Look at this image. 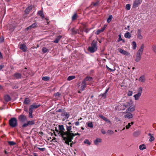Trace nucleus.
I'll use <instances>...</instances> for the list:
<instances>
[{
    "label": "nucleus",
    "mask_w": 156,
    "mask_h": 156,
    "mask_svg": "<svg viewBox=\"0 0 156 156\" xmlns=\"http://www.w3.org/2000/svg\"><path fill=\"white\" fill-rule=\"evenodd\" d=\"M144 45L143 44L136 53L135 61L137 62H139L142 58V55L144 51Z\"/></svg>",
    "instance_id": "nucleus-1"
},
{
    "label": "nucleus",
    "mask_w": 156,
    "mask_h": 156,
    "mask_svg": "<svg viewBox=\"0 0 156 156\" xmlns=\"http://www.w3.org/2000/svg\"><path fill=\"white\" fill-rule=\"evenodd\" d=\"M97 44V42L95 40H93L91 43V46L88 47V51L91 53L96 51L98 49Z\"/></svg>",
    "instance_id": "nucleus-2"
},
{
    "label": "nucleus",
    "mask_w": 156,
    "mask_h": 156,
    "mask_svg": "<svg viewBox=\"0 0 156 156\" xmlns=\"http://www.w3.org/2000/svg\"><path fill=\"white\" fill-rule=\"evenodd\" d=\"M58 129L59 130H58L57 131L58 132V134L61 137L64 136L65 134H66L65 132V129L64 128V126L62 125H59Z\"/></svg>",
    "instance_id": "nucleus-3"
},
{
    "label": "nucleus",
    "mask_w": 156,
    "mask_h": 156,
    "mask_svg": "<svg viewBox=\"0 0 156 156\" xmlns=\"http://www.w3.org/2000/svg\"><path fill=\"white\" fill-rule=\"evenodd\" d=\"M67 131L65 132L66 134L64 136H69V133H72V131H71L72 129V125L71 122H69L67 125L66 126Z\"/></svg>",
    "instance_id": "nucleus-4"
},
{
    "label": "nucleus",
    "mask_w": 156,
    "mask_h": 156,
    "mask_svg": "<svg viewBox=\"0 0 156 156\" xmlns=\"http://www.w3.org/2000/svg\"><path fill=\"white\" fill-rule=\"evenodd\" d=\"M9 125L12 127H15L17 125V120L16 118H11L9 120Z\"/></svg>",
    "instance_id": "nucleus-5"
},
{
    "label": "nucleus",
    "mask_w": 156,
    "mask_h": 156,
    "mask_svg": "<svg viewBox=\"0 0 156 156\" xmlns=\"http://www.w3.org/2000/svg\"><path fill=\"white\" fill-rule=\"evenodd\" d=\"M63 140L65 141V143L68 145H69V143L71 142L73 139L69 136H64L62 137Z\"/></svg>",
    "instance_id": "nucleus-6"
},
{
    "label": "nucleus",
    "mask_w": 156,
    "mask_h": 156,
    "mask_svg": "<svg viewBox=\"0 0 156 156\" xmlns=\"http://www.w3.org/2000/svg\"><path fill=\"white\" fill-rule=\"evenodd\" d=\"M35 123L34 120L29 121L27 122L23 123L22 125V127L23 128H25L28 126H31L34 125Z\"/></svg>",
    "instance_id": "nucleus-7"
},
{
    "label": "nucleus",
    "mask_w": 156,
    "mask_h": 156,
    "mask_svg": "<svg viewBox=\"0 0 156 156\" xmlns=\"http://www.w3.org/2000/svg\"><path fill=\"white\" fill-rule=\"evenodd\" d=\"M142 0H134L133 2V7L135 8L138 6L142 2Z\"/></svg>",
    "instance_id": "nucleus-8"
},
{
    "label": "nucleus",
    "mask_w": 156,
    "mask_h": 156,
    "mask_svg": "<svg viewBox=\"0 0 156 156\" xmlns=\"http://www.w3.org/2000/svg\"><path fill=\"white\" fill-rule=\"evenodd\" d=\"M123 114H125V115L124 116L125 118L129 119L132 118L133 117V115L132 112L129 111L127 112L126 110L125 112H123Z\"/></svg>",
    "instance_id": "nucleus-9"
},
{
    "label": "nucleus",
    "mask_w": 156,
    "mask_h": 156,
    "mask_svg": "<svg viewBox=\"0 0 156 156\" xmlns=\"http://www.w3.org/2000/svg\"><path fill=\"white\" fill-rule=\"evenodd\" d=\"M93 78L91 77L87 76L83 80V81H84L87 85H90L91 84V82L93 80Z\"/></svg>",
    "instance_id": "nucleus-10"
},
{
    "label": "nucleus",
    "mask_w": 156,
    "mask_h": 156,
    "mask_svg": "<svg viewBox=\"0 0 156 156\" xmlns=\"http://www.w3.org/2000/svg\"><path fill=\"white\" fill-rule=\"evenodd\" d=\"M123 104H124V106L126 108H127L133 105V102L132 100L130 99L128 100L125 103H123Z\"/></svg>",
    "instance_id": "nucleus-11"
},
{
    "label": "nucleus",
    "mask_w": 156,
    "mask_h": 156,
    "mask_svg": "<svg viewBox=\"0 0 156 156\" xmlns=\"http://www.w3.org/2000/svg\"><path fill=\"white\" fill-rule=\"evenodd\" d=\"M118 50L119 52L122 55H130V53H129L121 48H118Z\"/></svg>",
    "instance_id": "nucleus-12"
},
{
    "label": "nucleus",
    "mask_w": 156,
    "mask_h": 156,
    "mask_svg": "<svg viewBox=\"0 0 156 156\" xmlns=\"http://www.w3.org/2000/svg\"><path fill=\"white\" fill-rule=\"evenodd\" d=\"M135 105H132L131 106L128 107L126 109L127 112L129 111L131 112H133L135 110Z\"/></svg>",
    "instance_id": "nucleus-13"
},
{
    "label": "nucleus",
    "mask_w": 156,
    "mask_h": 156,
    "mask_svg": "<svg viewBox=\"0 0 156 156\" xmlns=\"http://www.w3.org/2000/svg\"><path fill=\"white\" fill-rule=\"evenodd\" d=\"M20 49H21L23 51H27V48L25 44H20Z\"/></svg>",
    "instance_id": "nucleus-14"
},
{
    "label": "nucleus",
    "mask_w": 156,
    "mask_h": 156,
    "mask_svg": "<svg viewBox=\"0 0 156 156\" xmlns=\"http://www.w3.org/2000/svg\"><path fill=\"white\" fill-rule=\"evenodd\" d=\"M137 37L139 39H142L143 38V36L142 35L141 30L140 29H137Z\"/></svg>",
    "instance_id": "nucleus-15"
},
{
    "label": "nucleus",
    "mask_w": 156,
    "mask_h": 156,
    "mask_svg": "<svg viewBox=\"0 0 156 156\" xmlns=\"http://www.w3.org/2000/svg\"><path fill=\"white\" fill-rule=\"evenodd\" d=\"M87 84L84 81H82L81 84V86L80 87V90L83 91L84 90L85 88L87 87Z\"/></svg>",
    "instance_id": "nucleus-16"
},
{
    "label": "nucleus",
    "mask_w": 156,
    "mask_h": 156,
    "mask_svg": "<svg viewBox=\"0 0 156 156\" xmlns=\"http://www.w3.org/2000/svg\"><path fill=\"white\" fill-rule=\"evenodd\" d=\"M61 115L64 117V118L66 119H68L69 117V115L67 112H64L61 114Z\"/></svg>",
    "instance_id": "nucleus-17"
},
{
    "label": "nucleus",
    "mask_w": 156,
    "mask_h": 156,
    "mask_svg": "<svg viewBox=\"0 0 156 156\" xmlns=\"http://www.w3.org/2000/svg\"><path fill=\"white\" fill-rule=\"evenodd\" d=\"M37 23L36 22L34 23H33L32 25H31L30 26H29L27 28V29L28 30H30L33 28H35L37 27Z\"/></svg>",
    "instance_id": "nucleus-18"
},
{
    "label": "nucleus",
    "mask_w": 156,
    "mask_h": 156,
    "mask_svg": "<svg viewBox=\"0 0 156 156\" xmlns=\"http://www.w3.org/2000/svg\"><path fill=\"white\" fill-rule=\"evenodd\" d=\"M20 120L22 122H24L27 120V118L24 115H20Z\"/></svg>",
    "instance_id": "nucleus-19"
},
{
    "label": "nucleus",
    "mask_w": 156,
    "mask_h": 156,
    "mask_svg": "<svg viewBox=\"0 0 156 156\" xmlns=\"http://www.w3.org/2000/svg\"><path fill=\"white\" fill-rule=\"evenodd\" d=\"M146 79L145 76L144 75L140 76L139 79V81L142 83H144L145 82Z\"/></svg>",
    "instance_id": "nucleus-20"
},
{
    "label": "nucleus",
    "mask_w": 156,
    "mask_h": 156,
    "mask_svg": "<svg viewBox=\"0 0 156 156\" xmlns=\"http://www.w3.org/2000/svg\"><path fill=\"white\" fill-rule=\"evenodd\" d=\"M117 107L119 108V110H124L126 109V108L124 106V104L123 103L122 105H120L118 106Z\"/></svg>",
    "instance_id": "nucleus-21"
},
{
    "label": "nucleus",
    "mask_w": 156,
    "mask_h": 156,
    "mask_svg": "<svg viewBox=\"0 0 156 156\" xmlns=\"http://www.w3.org/2000/svg\"><path fill=\"white\" fill-rule=\"evenodd\" d=\"M32 7L31 6H28L26 9L25 10V12L27 14H28L30 11L32 10Z\"/></svg>",
    "instance_id": "nucleus-22"
},
{
    "label": "nucleus",
    "mask_w": 156,
    "mask_h": 156,
    "mask_svg": "<svg viewBox=\"0 0 156 156\" xmlns=\"http://www.w3.org/2000/svg\"><path fill=\"white\" fill-rule=\"evenodd\" d=\"M40 106V105H37L36 103H34L32 105L30 106V107H32L34 109H36L37 108Z\"/></svg>",
    "instance_id": "nucleus-23"
},
{
    "label": "nucleus",
    "mask_w": 156,
    "mask_h": 156,
    "mask_svg": "<svg viewBox=\"0 0 156 156\" xmlns=\"http://www.w3.org/2000/svg\"><path fill=\"white\" fill-rule=\"evenodd\" d=\"M99 116L100 118L104 120L106 122H110V121L108 119L106 118L102 115H100Z\"/></svg>",
    "instance_id": "nucleus-24"
},
{
    "label": "nucleus",
    "mask_w": 156,
    "mask_h": 156,
    "mask_svg": "<svg viewBox=\"0 0 156 156\" xmlns=\"http://www.w3.org/2000/svg\"><path fill=\"white\" fill-rule=\"evenodd\" d=\"M148 135L150 137L149 141L150 142H152L154 141V138L153 136V134H152L151 133H149Z\"/></svg>",
    "instance_id": "nucleus-25"
},
{
    "label": "nucleus",
    "mask_w": 156,
    "mask_h": 156,
    "mask_svg": "<svg viewBox=\"0 0 156 156\" xmlns=\"http://www.w3.org/2000/svg\"><path fill=\"white\" fill-rule=\"evenodd\" d=\"M62 37V36L59 35L55 39V41H54V42L55 43H58L59 42V41Z\"/></svg>",
    "instance_id": "nucleus-26"
},
{
    "label": "nucleus",
    "mask_w": 156,
    "mask_h": 156,
    "mask_svg": "<svg viewBox=\"0 0 156 156\" xmlns=\"http://www.w3.org/2000/svg\"><path fill=\"white\" fill-rule=\"evenodd\" d=\"M141 94H140L137 93L136 94L134 95L133 97L135 100H138L141 96Z\"/></svg>",
    "instance_id": "nucleus-27"
},
{
    "label": "nucleus",
    "mask_w": 156,
    "mask_h": 156,
    "mask_svg": "<svg viewBox=\"0 0 156 156\" xmlns=\"http://www.w3.org/2000/svg\"><path fill=\"white\" fill-rule=\"evenodd\" d=\"M42 18H44V16L43 13V11L42 10L39 11L37 13Z\"/></svg>",
    "instance_id": "nucleus-28"
},
{
    "label": "nucleus",
    "mask_w": 156,
    "mask_h": 156,
    "mask_svg": "<svg viewBox=\"0 0 156 156\" xmlns=\"http://www.w3.org/2000/svg\"><path fill=\"white\" fill-rule=\"evenodd\" d=\"M124 36L126 38L129 39L131 37V35L129 32H127L125 34Z\"/></svg>",
    "instance_id": "nucleus-29"
},
{
    "label": "nucleus",
    "mask_w": 156,
    "mask_h": 156,
    "mask_svg": "<svg viewBox=\"0 0 156 156\" xmlns=\"http://www.w3.org/2000/svg\"><path fill=\"white\" fill-rule=\"evenodd\" d=\"M101 139L97 138L96 140H94V143L96 145H97L98 144V143L101 142Z\"/></svg>",
    "instance_id": "nucleus-30"
},
{
    "label": "nucleus",
    "mask_w": 156,
    "mask_h": 156,
    "mask_svg": "<svg viewBox=\"0 0 156 156\" xmlns=\"http://www.w3.org/2000/svg\"><path fill=\"white\" fill-rule=\"evenodd\" d=\"M69 134H70L69 136L71 138L72 137V139H73V137L77 135H80V134H79L78 133H75V134L73 133H69Z\"/></svg>",
    "instance_id": "nucleus-31"
},
{
    "label": "nucleus",
    "mask_w": 156,
    "mask_h": 156,
    "mask_svg": "<svg viewBox=\"0 0 156 156\" xmlns=\"http://www.w3.org/2000/svg\"><path fill=\"white\" fill-rule=\"evenodd\" d=\"M140 134V132L139 131H137L133 133V135L135 136H137Z\"/></svg>",
    "instance_id": "nucleus-32"
},
{
    "label": "nucleus",
    "mask_w": 156,
    "mask_h": 156,
    "mask_svg": "<svg viewBox=\"0 0 156 156\" xmlns=\"http://www.w3.org/2000/svg\"><path fill=\"white\" fill-rule=\"evenodd\" d=\"M134 124L133 122H132L131 123H129L128 125L126 126V129H128L132 125Z\"/></svg>",
    "instance_id": "nucleus-33"
},
{
    "label": "nucleus",
    "mask_w": 156,
    "mask_h": 156,
    "mask_svg": "<svg viewBox=\"0 0 156 156\" xmlns=\"http://www.w3.org/2000/svg\"><path fill=\"white\" fill-rule=\"evenodd\" d=\"M5 100L6 102H8L10 101L11 98L9 95H6L5 96Z\"/></svg>",
    "instance_id": "nucleus-34"
},
{
    "label": "nucleus",
    "mask_w": 156,
    "mask_h": 156,
    "mask_svg": "<svg viewBox=\"0 0 156 156\" xmlns=\"http://www.w3.org/2000/svg\"><path fill=\"white\" fill-rule=\"evenodd\" d=\"M42 51L43 53H45L49 51V49L45 47H44L42 48Z\"/></svg>",
    "instance_id": "nucleus-35"
},
{
    "label": "nucleus",
    "mask_w": 156,
    "mask_h": 156,
    "mask_svg": "<svg viewBox=\"0 0 156 156\" xmlns=\"http://www.w3.org/2000/svg\"><path fill=\"white\" fill-rule=\"evenodd\" d=\"M132 45L133 49L134 50L135 49L137 46L136 42L134 41H133L132 43Z\"/></svg>",
    "instance_id": "nucleus-36"
},
{
    "label": "nucleus",
    "mask_w": 156,
    "mask_h": 156,
    "mask_svg": "<svg viewBox=\"0 0 156 156\" xmlns=\"http://www.w3.org/2000/svg\"><path fill=\"white\" fill-rule=\"evenodd\" d=\"M75 78V76H70L68 77L67 80L68 81H70L73 79H74Z\"/></svg>",
    "instance_id": "nucleus-37"
},
{
    "label": "nucleus",
    "mask_w": 156,
    "mask_h": 156,
    "mask_svg": "<svg viewBox=\"0 0 156 156\" xmlns=\"http://www.w3.org/2000/svg\"><path fill=\"white\" fill-rule=\"evenodd\" d=\"M30 101L29 98H26L24 101V103L25 104H28L30 103Z\"/></svg>",
    "instance_id": "nucleus-38"
},
{
    "label": "nucleus",
    "mask_w": 156,
    "mask_h": 156,
    "mask_svg": "<svg viewBox=\"0 0 156 156\" xmlns=\"http://www.w3.org/2000/svg\"><path fill=\"white\" fill-rule=\"evenodd\" d=\"M139 148L141 150H143L146 148L145 145L144 144H142L139 146Z\"/></svg>",
    "instance_id": "nucleus-39"
},
{
    "label": "nucleus",
    "mask_w": 156,
    "mask_h": 156,
    "mask_svg": "<svg viewBox=\"0 0 156 156\" xmlns=\"http://www.w3.org/2000/svg\"><path fill=\"white\" fill-rule=\"evenodd\" d=\"M112 15H110L109 16L108 18V19L107 20V22L108 23H110L112 19Z\"/></svg>",
    "instance_id": "nucleus-40"
},
{
    "label": "nucleus",
    "mask_w": 156,
    "mask_h": 156,
    "mask_svg": "<svg viewBox=\"0 0 156 156\" xmlns=\"http://www.w3.org/2000/svg\"><path fill=\"white\" fill-rule=\"evenodd\" d=\"M152 49L153 52L156 54V45L154 44L152 45Z\"/></svg>",
    "instance_id": "nucleus-41"
},
{
    "label": "nucleus",
    "mask_w": 156,
    "mask_h": 156,
    "mask_svg": "<svg viewBox=\"0 0 156 156\" xmlns=\"http://www.w3.org/2000/svg\"><path fill=\"white\" fill-rule=\"evenodd\" d=\"M50 79V77L47 76L43 77L42 78V80L44 81H48Z\"/></svg>",
    "instance_id": "nucleus-42"
},
{
    "label": "nucleus",
    "mask_w": 156,
    "mask_h": 156,
    "mask_svg": "<svg viewBox=\"0 0 156 156\" xmlns=\"http://www.w3.org/2000/svg\"><path fill=\"white\" fill-rule=\"evenodd\" d=\"M77 15L76 13H75L72 17V20L73 21L76 20L77 17Z\"/></svg>",
    "instance_id": "nucleus-43"
},
{
    "label": "nucleus",
    "mask_w": 156,
    "mask_h": 156,
    "mask_svg": "<svg viewBox=\"0 0 156 156\" xmlns=\"http://www.w3.org/2000/svg\"><path fill=\"white\" fill-rule=\"evenodd\" d=\"M142 88L141 87H139L138 89V93L140 94H141L142 93Z\"/></svg>",
    "instance_id": "nucleus-44"
},
{
    "label": "nucleus",
    "mask_w": 156,
    "mask_h": 156,
    "mask_svg": "<svg viewBox=\"0 0 156 156\" xmlns=\"http://www.w3.org/2000/svg\"><path fill=\"white\" fill-rule=\"evenodd\" d=\"M106 67L107 68V69L108 70V71H109L110 72H113L115 70V68H114V69H112L109 68L107 66H106Z\"/></svg>",
    "instance_id": "nucleus-45"
},
{
    "label": "nucleus",
    "mask_w": 156,
    "mask_h": 156,
    "mask_svg": "<svg viewBox=\"0 0 156 156\" xmlns=\"http://www.w3.org/2000/svg\"><path fill=\"white\" fill-rule=\"evenodd\" d=\"M87 126L90 128H93V126L92 122H90L87 123Z\"/></svg>",
    "instance_id": "nucleus-46"
},
{
    "label": "nucleus",
    "mask_w": 156,
    "mask_h": 156,
    "mask_svg": "<svg viewBox=\"0 0 156 156\" xmlns=\"http://www.w3.org/2000/svg\"><path fill=\"white\" fill-rule=\"evenodd\" d=\"M84 143L85 144H87L88 145H90L91 143L88 139H86L84 141Z\"/></svg>",
    "instance_id": "nucleus-47"
},
{
    "label": "nucleus",
    "mask_w": 156,
    "mask_h": 156,
    "mask_svg": "<svg viewBox=\"0 0 156 156\" xmlns=\"http://www.w3.org/2000/svg\"><path fill=\"white\" fill-rule=\"evenodd\" d=\"M126 9L127 10H129L130 9V5L129 4H127L126 5Z\"/></svg>",
    "instance_id": "nucleus-48"
},
{
    "label": "nucleus",
    "mask_w": 156,
    "mask_h": 156,
    "mask_svg": "<svg viewBox=\"0 0 156 156\" xmlns=\"http://www.w3.org/2000/svg\"><path fill=\"white\" fill-rule=\"evenodd\" d=\"M133 91L130 90H129L127 93V95L129 96H131L133 94Z\"/></svg>",
    "instance_id": "nucleus-49"
},
{
    "label": "nucleus",
    "mask_w": 156,
    "mask_h": 156,
    "mask_svg": "<svg viewBox=\"0 0 156 156\" xmlns=\"http://www.w3.org/2000/svg\"><path fill=\"white\" fill-rule=\"evenodd\" d=\"M60 95H61L58 92L54 94V95L55 96L56 98H58L60 96Z\"/></svg>",
    "instance_id": "nucleus-50"
},
{
    "label": "nucleus",
    "mask_w": 156,
    "mask_h": 156,
    "mask_svg": "<svg viewBox=\"0 0 156 156\" xmlns=\"http://www.w3.org/2000/svg\"><path fill=\"white\" fill-rule=\"evenodd\" d=\"M8 144L11 146L13 145L16 144V143L13 141H9Z\"/></svg>",
    "instance_id": "nucleus-51"
},
{
    "label": "nucleus",
    "mask_w": 156,
    "mask_h": 156,
    "mask_svg": "<svg viewBox=\"0 0 156 156\" xmlns=\"http://www.w3.org/2000/svg\"><path fill=\"white\" fill-rule=\"evenodd\" d=\"M40 151H43L46 150V148H37Z\"/></svg>",
    "instance_id": "nucleus-52"
},
{
    "label": "nucleus",
    "mask_w": 156,
    "mask_h": 156,
    "mask_svg": "<svg viewBox=\"0 0 156 156\" xmlns=\"http://www.w3.org/2000/svg\"><path fill=\"white\" fill-rule=\"evenodd\" d=\"M100 96H101L104 99L107 96L106 94L104 93L101 94Z\"/></svg>",
    "instance_id": "nucleus-53"
},
{
    "label": "nucleus",
    "mask_w": 156,
    "mask_h": 156,
    "mask_svg": "<svg viewBox=\"0 0 156 156\" xmlns=\"http://www.w3.org/2000/svg\"><path fill=\"white\" fill-rule=\"evenodd\" d=\"M107 133L111 134L113 133L114 132L112 130H109L107 132Z\"/></svg>",
    "instance_id": "nucleus-54"
},
{
    "label": "nucleus",
    "mask_w": 156,
    "mask_h": 156,
    "mask_svg": "<svg viewBox=\"0 0 156 156\" xmlns=\"http://www.w3.org/2000/svg\"><path fill=\"white\" fill-rule=\"evenodd\" d=\"M14 76L16 78H20V74L18 73H16L14 75Z\"/></svg>",
    "instance_id": "nucleus-55"
},
{
    "label": "nucleus",
    "mask_w": 156,
    "mask_h": 156,
    "mask_svg": "<svg viewBox=\"0 0 156 156\" xmlns=\"http://www.w3.org/2000/svg\"><path fill=\"white\" fill-rule=\"evenodd\" d=\"M33 109L31 107H30L29 113H33Z\"/></svg>",
    "instance_id": "nucleus-56"
},
{
    "label": "nucleus",
    "mask_w": 156,
    "mask_h": 156,
    "mask_svg": "<svg viewBox=\"0 0 156 156\" xmlns=\"http://www.w3.org/2000/svg\"><path fill=\"white\" fill-rule=\"evenodd\" d=\"M102 32V31L100 29L96 31V34L98 35L100 33Z\"/></svg>",
    "instance_id": "nucleus-57"
},
{
    "label": "nucleus",
    "mask_w": 156,
    "mask_h": 156,
    "mask_svg": "<svg viewBox=\"0 0 156 156\" xmlns=\"http://www.w3.org/2000/svg\"><path fill=\"white\" fill-rule=\"evenodd\" d=\"M119 38L117 40V41L118 42H119L122 40V39L121 38V35L120 34L119 35Z\"/></svg>",
    "instance_id": "nucleus-58"
},
{
    "label": "nucleus",
    "mask_w": 156,
    "mask_h": 156,
    "mask_svg": "<svg viewBox=\"0 0 156 156\" xmlns=\"http://www.w3.org/2000/svg\"><path fill=\"white\" fill-rule=\"evenodd\" d=\"M14 28L15 27H10L9 28V30L10 31H12L14 30Z\"/></svg>",
    "instance_id": "nucleus-59"
},
{
    "label": "nucleus",
    "mask_w": 156,
    "mask_h": 156,
    "mask_svg": "<svg viewBox=\"0 0 156 156\" xmlns=\"http://www.w3.org/2000/svg\"><path fill=\"white\" fill-rule=\"evenodd\" d=\"M29 118H33V116L32 115V113H29Z\"/></svg>",
    "instance_id": "nucleus-60"
},
{
    "label": "nucleus",
    "mask_w": 156,
    "mask_h": 156,
    "mask_svg": "<svg viewBox=\"0 0 156 156\" xmlns=\"http://www.w3.org/2000/svg\"><path fill=\"white\" fill-rule=\"evenodd\" d=\"M98 4V2H96L95 3H93V5L94 6H96Z\"/></svg>",
    "instance_id": "nucleus-61"
},
{
    "label": "nucleus",
    "mask_w": 156,
    "mask_h": 156,
    "mask_svg": "<svg viewBox=\"0 0 156 156\" xmlns=\"http://www.w3.org/2000/svg\"><path fill=\"white\" fill-rule=\"evenodd\" d=\"M101 133L103 134H105L106 133L105 131L103 129H101Z\"/></svg>",
    "instance_id": "nucleus-62"
},
{
    "label": "nucleus",
    "mask_w": 156,
    "mask_h": 156,
    "mask_svg": "<svg viewBox=\"0 0 156 156\" xmlns=\"http://www.w3.org/2000/svg\"><path fill=\"white\" fill-rule=\"evenodd\" d=\"M18 86L16 85L14 87H13V88L14 89H16L18 88Z\"/></svg>",
    "instance_id": "nucleus-63"
},
{
    "label": "nucleus",
    "mask_w": 156,
    "mask_h": 156,
    "mask_svg": "<svg viewBox=\"0 0 156 156\" xmlns=\"http://www.w3.org/2000/svg\"><path fill=\"white\" fill-rule=\"evenodd\" d=\"M75 125L76 126H78L79 125V122H75Z\"/></svg>",
    "instance_id": "nucleus-64"
}]
</instances>
